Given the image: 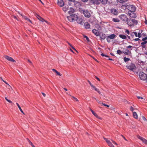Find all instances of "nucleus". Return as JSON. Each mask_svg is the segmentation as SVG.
Wrapping results in <instances>:
<instances>
[{"instance_id": "1", "label": "nucleus", "mask_w": 147, "mask_h": 147, "mask_svg": "<svg viewBox=\"0 0 147 147\" xmlns=\"http://www.w3.org/2000/svg\"><path fill=\"white\" fill-rule=\"evenodd\" d=\"M138 23L137 21L135 19L128 18L127 21V24L130 27H133L135 25H136Z\"/></svg>"}, {"instance_id": "2", "label": "nucleus", "mask_w": 147, "mask_h": 147, "mask_svg": "<svg viewBox=\"0 0 147 147\" xmlns=\"http://www.w3.org/2000/svg\"><path fill=\"white\" fill-rule=\"evenodd\" d=\"M107 2V0H91V3L93 4L97 5L101 3L103 4H106Z\"/></svg>"}, {"instance_id": "3", "label": "nucleus", "mask_w": 147, "mask_h": 147, "mask_svg": "<svg viewBox=\"0 0 147 147\" xmlns=\"http://www.w3.org/2000/svg\"><path fill=\"white\" fill-rule=\"evenodd\" d=\"M70 15L67 17V20L70 22H73L78 17V16L75 14H70Z\"/></svg>"}, {"instance_id": "4", "label": "nucleus", "mask_w": 147, "mask_h": 147, "mask_svg": "<svg viewBox=\"0 0 147 147\" xmlns=\"http://www.w3.org/2000/svg\"><path fill=\"white\" fill-rule=\"evenodd\" d=\"M126 7L130 12H134L136 10L135 7L133 5H128Z\"/></svg>"}, {"instance_id": "5", "label": "nucleus", "mask_w": 147, "mask_h": 147, "mask_svg": "<svg viewBox=\"0 0 147 147\" xmlns=\"http://www.w3.org/2000/svg\"><path fill=\"white\" fill-rule=\"evenodd\" d=\"M139 76L140 79L142 80H146L147 79L146 74L143 72H140L139 73Z\"/></svg>"}, {"instance_id": "6", "label": "nucleus", "mask_w": 147, "mask_h": 147, "mask_svg": "<svg viewBox=\"0 0 147 147\" xmlns=\"http://www.w3.org/2000/svg\"><path fill=\"white\" fill-rule=\"evenodd\" d=\"M119 18L121 20L123 21H127L128 19L127 16L125 15L124 14H122L120 15L119 16Z\"/></svg>"}, {"instance_id": "7", "label": "nucleus", "mask_w": 147, "mask_h": 147, "mask_svg": "<svg viewBox=\"0 0 147 147\" xmlns=\"http://www.w3.org/2000/svg\"><path fill=\"white\" fill-rule=\"evenodd\" d=\"M83 13L84 16L87 18H89L90 16V14L89 11L86 10H85L83 11Z\"/></svg>"}, {"instance_id": "8", "label": "nucleus", "mask_w": 147, "mask_h": 147, "mask_svg": "<svg viewBox=\"0 0 147 147\" xmlns=\"http://www.w3.org/2000/svg\"><path fill=\"white\" fill-rule=\"evenodd\" d=\"M111 11V13L114 15H117L118 14V11L115 9H112Z\"/></svg>"}, {"instance_id": "9", "label": "nucleus", "mask_w": 147, "mask_h": 147, "mask_svg": "<svg viewBox=\"0 0 147 147\" xmlns=\"http://www.w3.org/2000/svg\"><path fill=\"white\" fill-rule=\"evenodd\" d=\"M127 68L131 70H133L135 68V65L134 64H131L130 65L127 66Z\"/></svg>"}, {"instance_id": "10", "label": "nucleus", "mask_w": 147, "mask_h": 147, "mask_svg": "<svg viewBox=\"0 0 147 147\" xmlns=\"http://www.w3.org/2000/svg\"><path fill=\"white\" fill-rule=\"evenodd\" d=\"M104 139L105 140V141L107 143L109 146L110 147H115L113 144H112L111 142L107 138H104Z\"/></svg>"}, {"instance_id": "11", "label": "nucleus", "mask_w": 147, "mask_h": 147, "mask_svg": "<svg viewBox=\"0 0 147 147\" xmlns=\"http://www.w3.org/2000/svg\"><path fill=\"white\" fill-rule=\"evenodd\" d=\"M5 58L7 60L14 62H16V61L14 60L12 57H9L8 56H4Z\"/></svg>"}, {"instance_id": "12", "label": "nucleus", "mask_w": 147, "mask_h": 147, "mask_svg": "<svg viewBox=\"0 0 147 147\" xmlns=\"http://www.w3.org/2000/svg\"><path fill=\"white\" fill-rule=\"evenodd\" d=\"M38 18V19L40 21L43 22L44 21L46 22L47 23H48V22L42 18L40 16H39L37 14H36L35 15Z\"/></svg>"}, {"instance_id": "13", "label": "nucleus", "mask_w": 147, "mask_h": 147, "mask_svg": "<svg viewBox=\"0 0 147 147\" xmlns=\"http://www.w3.org/2000/svg\"><path fill=\"white\" fill-rule=\"evenodd\" d=\"M57 4L61 7H63L64 5V3L62 0H58Z\"/></svg>"}, {"instance_id": "14", "label": "nucleus", "mask_w": 147, "mask_h": 147, "mask_svg": "<svg viewBox=\"0 0 147 147\" xmlns=\"http://www.w3.org/2000/svg\"><path fill=\"white\" fill-rule=\"evenodd\" d=\"M128 14L129 16L132 18H136V14L134 13V12H128Z\"/></svg>"}, {"instance_id": "15", "label": "nucleus", "mask_w": 147, "mask_h": 147, "mask_svg": "<svg viewBox=\"0 0 147 147\" xmlns=\"http://www.w3.org/2000/svg\"><path fill=\"white\" fill-rule=\"evenodd\" d=\"M92 32L96 36H99V33L97 30L94 29L92 30Z\"/></svg>"}, {"instance_id": "16", "label": "nucleus", "mask_w": 147, "mask_h": 147, "mask_svg": "<svg viewBox=\"0 0 147 147\" xmlns=\"http://www.w3.org/2000/svg\"><path fill=\"white\" fill-rule=\"evenodd\" d=\"M77 22L81 24H82V23L83 22V20L82 18H78V17L77 19H76Z\"/></svg>"}, {"instance_id": "17", "label": "nucleus", "mask_w": 147, "mask_h": 147, "mask_svg": "<svg viewBox=\"0 0 147 147\" xmlns=\"http://www.w3.org/2000/svg\"><path fill=\"white\" fill-rule=\"evenodd\" d=\"M20 15L22 16V17L25 20H27V21H29L30 23H32L31 21L27 17L25 16L24 15L20 14Z\"/></svg>"}, {"instance_id": "18", "label": "nucleus", "mask_w": 147, "mask_h": 147, "mask_svg": "<svg viewBox=\"0 0 147 147\" xmlns=\"http://www.w3.org/2000/svg\"><path fill=\"white\" fill-rule=\"evenodd\" d=\"M74 11V9L72 7H70L68 12L69 14H72V13H73Z\"/></svg>"}, {"instance_id": "19", "label": "nucleus", "mask_w": 147, "mask_h": 147, "mask_svg": "<svg viewBox=\"0 0 147 147\" xmlns=\"http://www.w3.org/2000/svg\"><path fill=\"white\" fill-rule=\"evenodd\" d=\"M130 36H131L133 39L134 38V35L135 36H137L136 34V32H131V33L130 34Z\"/></svg>"}, {"instance_id": "20", "label": "nucleus", "mask_w": 147, "mask_h": 147, "mask_svg": "<svg viewBox=\"0 0 147 147\" xmlns=\"http://www.w3.org/2000/svg\"><path fill=\"white\" fill-rule=\"evenodd\" d=\"M85 28L86 29L89 28L90 27V25L88 22H86L84 24Z\"/></svg>"}, {"instance_id": "21", "label": "nucleus", "mask_w": 147, "mask_h": 147, "mask_svg": "<svg viewBox=\"0 0 147 147\" xmlns=\"http://www.w3.org/2000/svg\"><path fill=\"white\" fill-rule=\"evenodd\" d=\"M108 36V37L109 38L111 39H113L115 38L116 35L114 34H112Z\"/></svg>"}, {"instance_id": "22", "label": "nucleus", "mask_w": 147, "mask_h": 147, "mask_svg": "<svg viewBox=\"0 0 147 147\" xmlns=\"http://www.w3.org/2000/svg\"><path fill=\"white\" fill-rule=\"evenodd\" d=\"M142 32V30L141 32H139L138 33L136 32L137 36H135L136 37H138L139 38H140L142 37L141 33Z\"/></svg>"}, {"instance_id": "23", "label": "nucleus", "mask_w": 147, "mask_h": 147, "mask_svg": "<svg viewBox=\"0 0 147 147\" xmlns=\"http://www.w3.org/2000/svg\"><path fill=\"white\" fill-rule=\"evenodd\" d=\"M133 116L134 118L136 119L138 118V115L136 112H134L133 113Z\"/></svg>"}, {"instance_id": "24", "label": "nucleus", "mask_w": 147, "mask_h": 147, "mask_svg": "<svg viewBox=\"0 0 147 147\" xmlns=\"http://www.w3.org/2000/svg\"><path fill=\"white\" fill-rule=\"evenodd\" d=\"M68 8L69 7L68 5H65L63 8V10L65 12L68 9Z\"/></svg>"}, {"instance_id": "25", "label": "nucleus", "mask_w": 147, "mask_h": 147, "mask_svg": "<svg viewBox=\"0 0 147 147\" xmlns=\"http://www.w3.org/2000/svg\"><path fill=\"white\" fill-rule=\"evenodd\" d=\"M106 36L105 34H102L100 37L101 39L104 40L106 38Z\"/></svg>"}, {"instance_id": "26", "label": "nucleus", "mask_w": 147, "mask_h": 147, "mask_svg": "<svg viewBox=\"0 0 147 147\" xmlns=\"http://www.w3.org/2000/svg\"><path fill=\"white\" fill-rule=\"evenodd\" d=\"M119 36L121 38L123 39H125L127 37L126 36L122 34H120Z\"/></svg>"}, {"instance_id": "27", "label": "nucleus", "mask_w": 147, "mask_h": 147, "mask_svg": "<svg viewBox=\"0 0 147 147\" xmlns=\"http://www.w3.org/2000/svg\"><path fill=\"white\" fill-rule=\"evenodd\" d=\"M16 104L17 105V106H18V108H19L20 111L23 113V114H24V112L23 111H22V109L20 107V105H19V104L18 103H16Z\"/></svg>"}, {"instance_id": "28", "label": "nucleus", "mask_w": 147, "mask_h": 147, "mask_svg": "<svg viewBox=\"0 0 147 147\" xmlns=\"http://www.w3.org/2000/svg\"><path fill=\"white\" fill-rule=\"evenodd\" d=\"M131 52L127 49L126 50L125 52L124 53V54L126 55H128Z\"/></svg>"}, {"instance_id": "29", "label": "nucleus", "mask_w": 147, "mask_h": 147, "mask_svg": "<svg viewBox=\"0 0 147 147\" xmlns=\"http://www.w3.org/2000/svg\"><path fill=\"white\" fill-rule=\"evenodd\" d=\"M92 87L94 88L95 90L97 92L100 94H101V92L99 91V90L96 88L95 86H93Z\"/></svg>"}, {"instance_id": "30", "label": "nucleus", "mask_w": 147, "mask_h": 147, "mask_svg": "<svg viewBox=\"0 0 147 147\" xmlns=\"http://www.w3.org/2000/svg\"><path fill=\"white\" fill-rule=\"evenodd\" d=\"M8 88L10 90V92H9V93H11L13 92V90L12 87L9 85H8Z\"/></svg>"}, {"instance_id": "31", "label": "nucleus", "mask_w": 147, "mask_h": 147, "mask_svg": "<svg viewBox=\"0 0 147 147\" xmlns=\"http://www.w3.org/2000/svg\"><path fill=\"white\" fill-rule=\"evenodd\" d=\"M68 45L74 50L76 51L78 53L77 51L75 49V48L73 46L70 44L68 42H67Z\"/></svg>"}, {"instance_id": "32", "label": "nucleus", "mask_w": 147, "mask_h": 147, "mask_svg": "<svg viewBox=\"0 0 147 147\" xmlns=\"http://www.w3.org/2000/svg\"><path fill=\"white\" fill-rule=\"evenodd\" d=\"M112 20L115 22H118L119 21V20L117 18H113V19Z\"/></svg>"}, {"instance_id": "33", "label": "nucleus", "mask_w": 147, "mask_h": 147, "mask_svg": "<svg viewBox=\"0 0 147 147\" xmlns=\"http://www.w3.org/2000/svg\"><path fill=\"white\" fill-rule=\"evenodd\" d=\"M120 3H123L127 1V0H117Z\"/></svg>"}, {"instance_id": "34", "label": "nucleus", "mask_w": 147, "mask_h": 147, "mask_svg": "<svg viewBox=\"0 0 147 147\" xmlns=\"http://www.w3.org/2000/svg\"><path fill=\"white\" fill-rule=\"evenodd\" d=\"M130 60V59H129L128 58H126V57L124 58V60L125 61V62H126L127 61L129 60Z\"/></svg>"}, {"instance_id": "35", "label": "nucleus", "mask_w": 147, "mask_h": 147, "mask_svg": "<svg viewBox=\"0 0 147 147\" xmlns=\"http://www.w3.org/2000/svg\"><path fill=\"white\" fill-rule=\"evenodd\" d=\"M117 53L118 54L120 55L122 53V52L120 50H118L117 51Z\"/></svg>"}, {"instance_id": "36", "label": "nucleus", "mask_w": 147, "mask_h": 147, "mask_svg": "<svg viewBox=\"0 0 147 147\" xmlns=\"http://www.w3.org/2000/svg\"><path fill=\"white\" fill-rule=\"evenodd\" d=\"M144 41L143 42H142L141 43V45H142L146 44L147 43V41Z\"/></svg>"}, {"instance_id": "37", "label": "nucleus", "mask_w": 147, "mask_h": 147, "mask_svg": "<svg viewBox=\"0 0 147 147\" xmlns=\"http://www.w3.org/2000/svg\"><path fill=\"white\" fill-rule=\"evenodd\" d=\"M144 143L146 144H147V140L144 138L142 141Z\"/></svg>"}, {"instance_id": "38", "label": "nucleus", "mask_w": 147, "mask_h": 147, "mask_svg": "<svg viewBox=\"0 0 147 147\" xmlns=\"http://www.w3.org/2000/svg\"><path fill=\"white\" fill-rule=\"evenodd\" d=\"M110 38L108 37V36L107 38V42H111V40Z\"/></svg>"}, {"instance_id": "39", "label": "nucleus", "mask_w": 147, "mask_h": 147, "mask_svg": "<svg viewBox=\"0 0 147 147\" xmlns=\"http://www.w3.org/2000/svg\"><path fill=\"white\" fill-rule=\"evenodd\" d=\"M71 97L74 99V100L76 101H78V100L74 96H71Z\"/></svg>"}, {"instance_id": "40", "label": "nucleus", "mask_w": 147, "mask_h": 147, "mask_svg": "<svg viewBox=\"0 0 147 147\" xmlns=\"http://www.w3.org/2000/svg\"><path fill=\"white\" fill-rule=\"evenodd\" d=\"M84 38H85L86 39V40H87L88 41V42H89L90 40H89V39L88 38V37L86 36H84Z\"/></svg>"}, {"instance_id": "41", "label": "nucleus", "mask_w": 147, "mask_h": 147, "mask_svg": "<svg viewBox=\"0 0 147 147\" xmlns=\"http://www.w3.org/2000/svg\"><path fill=\"white\" fill-rule=\"evenodd\" d=\"M55 73L57 74V75L60 76H61V74L59 72H58L57 71L55 72Z\"/></svg>"}, {"instance_id": "42", "label": "nucleus", "mask_w": 147, "mask_h": 147, "mask_svg": "<svg viewBox=\"0 0 147 147\" xmlns=\"http://www.w3.org/2000/svg\"><path fill=\"white\" fill-rule=\"evenodd\" d=\"M125 32L127 33L128 34H130L128 30H125Z\"/></svg>"}, {"instance_id": "43", "label": "nucleus", "mask_w": 147, "mask_h": 147, "mask_svg": "<svg viewBox=\"0 0 147 147\" xmlns=\"http://www.w3.org/2000/svg\"><path fill=\"white\" fill-rule=\"evenodd\" d=\"M140 40V39L139 38H135V39H133L132 40H135V41H138V40Z\"/></svg>"}, {"instance_id": "44", "label": "nucleus", "mask_w": 147, "mask_h": 147, "mask_svg": "<svg viewBox=\"0 0 147 147\" xmlns=\"http://www.w3.org/2000/svg\"><path fill=\"white\" fill-rule=\"evenodd\" d=\"M138 138L140 139V140H141L142 141L144 139V138L140 136H139V137H138Z\"/></svg>"}, {"instance_id": "45", "label": "nucleus", "mask_w": 147, "mask_h": 147, "mask_svg": "<svg viewBox=\"0 0 147 147\" xmlns=\"http://www.w3.org/2000/svg\"><path fill=\"white\" fill-rule=\"evenodd\" d=\"M92 113L95 116H97V115L96 113H95L94 111Z\"/></svg>"}, {"instance_id": "46", "label": "nucleus", "mask_w": 147, "mask_h": 147, "mask_svg": "<svg viewBox=\"0 0 147 147\" xmlns=\"http://www.w3.org/2000/svg\"><path fill=\"white\" fill-rule=\"evenodd\" d=\"M147 39V36L145 38H143L142 39V40L145 41Z\"/></svg>"}, {"instance_id": "47", "label": "nucleus", "mask_w": 147, "mask_h": 147, "mask_svg": "<svg viewBox=\"0 0 147 147\" xmlns=\"http://www.w3.org/2000/svg\"><path fill=\"white\" fill-rule=\"evenodd\" d=\"M96 117L97 118L99 119H100V120H101L102 119V118L101 117H99V116H98V115H97V116H96Z\"/></svg>"}, {"instance_id": "48", "label": "nucleus", "mask_w": 147, "mask_h": 147, "mask_svg": "<svg viewBox=\"0 0 147 147\" xmlns=\"http://www.w3.org/2000/svg\"><path fill=\"white\" fill-rule=\"evenodd\" d=\"M88 82L89 83V84H90V86L92 87L93 85L92 84V83L89 81L88 80Z\"/></svg>"}, {"instance_id": "49", "label": "nucleus", "mask_w": 147, "mask_h": 147, "mask_svg": "<svg viewBox=\"0 0 147 147\" xmlns=\"http://www.w3.org/2000/svg\"><path fill=\"white\" fill-rule=\"evenodd\" d=\"M130 109L131 111H133L134 110V109L133 107H130Z\"/></svg>"}, {"instance_id": "50", "label": "nucleus", "mask_w": 147, "mask_h": 147, "mask_svg": "<svg viewBox=\"0 0 147 147\" xmlns=\"http://www.w3.org/2000/svg\"><path fill=\"white\" fill-rule=\"evenodd\" d=\"M112 142L114 144H115V145H117V144L113 140H112Z\"/></svg>"}, {"instance_id": "51", "label": "nucleus", "mask_w": 147, "mask_h": 147, "mask_svg": "<svg viewBox=\"0 0 147 147\" xmlns=\"http://www.w3.org/2000/svg\"><path fill=\"white\" fill-rule=\"evenodd\" d=\"M12 18H14L15 19H16L17 20H18L17 17H16V16H12Z\"/></svg>"}, {"instance_id": "52", "label": "nucleus", "mask_w": 147, "mask_h": 147, "mask_svg": "<svg viewBox=\"0 0 147 147\" xmlns=\"http://www.w3.org/2000/svg\"><path fill=\"white\" fill-rule=\"evenodd\" d=\"M32 147H35V146L32 143V142H30V144Z\"/></svg>"}, {"instance_id": "53", "label": "nucleus", "mask_w": 147, "mask_h": 147, "mask_svg": "<svg viewBox=\"0 0 147 147\" xmlns=\"http://www.w3.org/2000/svg\"><path fill=\"white\" fill-rule=\"evenodd\" d=\"M83 2H87L88 0H81Z\"/></svg>"}, {"instance_id": "54", "label": "nucleus", "mask_w": 147, "mask_h": 147, "mask_svg": "<svg viewBox=\"0 0 147 147\" xmlns=\"http://www.w3.org/2000/svg\"><path fill=\"white\" fill-rule=\"evenodd\" d=\"M137 98L138 99H143V98L142 97H140V96H138Z\"/></svg>"}, {"instance_id": "55", "label": "nucleus", "mask_w": 147, "mask_h": 147, "mask_svg": "<svg viewBox=\"0 0 147 147\" xmlns=\"http://www.w3.org/2000/svg\"><path fill=\"white\" fill-rule=\"evenodd\" d=\"M141 35H143V36H146V34L145 33H143L141 34Z\"/></svg>"}, {"instance_id": "56", "label": "nucleus", "mask_w": 147, "mask_h": 147, "mask_svg": "<svg viewBox=\"0 0 147 147\" xmlns=\"http://www.w3.org/2000/svg\"><path fill=\"white\" fill-rule=\"evenodd\" d=\"M96 101L99 104H100V103L101 104V103H102L100 101H99L98 100H96Z\"/></svg>"}, {"instance_id": "57", "label": "nucleus", "mask_w": 147, "mask_h": 147, "mask_svg": "<svg viewBox=\"0 0 147 147\" xmlns=\"http://www.w3.org/2000/svg\"><path fill=\"white\" fill-rule=\"evenodd\" d=\"M28 62H29V63H30L31 65L32 64V62L29 60V59L28 60Z\"/></svg>"}, {"instance_id": "58", "label": "nucleus", "mask_w": 147, "mask_h": 147, "mask_svg": "<svg viewBox=\"0 0 147 147\" xmlns=\"http://www.w3.org/2000/svg\"><path fill=\"white\" fill-rule=\"evenodd\" d=\"M121 136L123 137V138L124 139L126 140L127 141V140L122 135H121Z\"/></svg>"}, {"instance_id": "59", "label": "nucleus", "mask_w": 147, "mask_h": 147, "mask_svg": "<svg viewBox=\"0 0 147 147\" xmlns=\"http://www.w3.org/2000/svg\"><path fill=\"white\" fill-rule=\"evenodd\" d=\"M7 101H8L10 103H12V102L10 100H7Z\"/></svg>"}, {"instance_id": "60", "label": "nucleus", "mask_w": 147, "mask_h": 147, "mask_svg": "<svg viewBox=\"0 0 147 147\" xmlns=\"http://www.w3.org/2000/svg\"><path fill=\"white\" fill-rule=\"evenodd\" d=\"M95 77L98 81H100V79L99 78H98L97 77H96V76H95Z\"/></svg>"}, {"instance_id": "61", "label": "nucleus", "mask_w": 147, "mask_h": 147, "mask_svg": "<svg viewBox=\"0 0 147 147\" xmlns=\"http://www.w3.org/2000/svg\"><path fill=\"white\" fill-rule=\"evenodd\" d=\"M132 47L131 46H130V45H129V46H128L127 47V48H131V47Z\"/></svg>"}, {"instance_id": "62", "label": "nucleus", "mask_w": 147, "mask_h": 147, "mask_svg": "<svg viewBox=\"0 0 147 147\" xmlns=\"http://www.w3.org/2000/svg\"><path fill=\"white\" fill-rule=\"evenodd\" d=\"M143 120L144 121H146V119L145 117H143Z\"/></svg>"}, {"instance_id": "63", "label": "nucleus", "mask_w": 147, "mask_h": 147, "mask_svg": "<svg viewBox=\"0 0 147 147\" xmlns=\"http://www.w3.org/2000/svg\"><path fill=\"white\" fill-rule=\"evenodd\" d=\"M42 95H43L44 97H45V96H46V94H45V93H42Z\"/></svg>"}, {"instance_id": "64", "label": "nucleus", "mask_w": 147, "mask_h": 147, "mask_svg": "<svg viewBox=\"0 0 147 147\" xmlns=\"http://www.w3.org/2000/svg\"><path fill=\"white\" fill-rule=\"evenodd\" d=\"M52 70L54 72H55L57 71L55 69H53Z\"/></svg>"}]
</instances>
